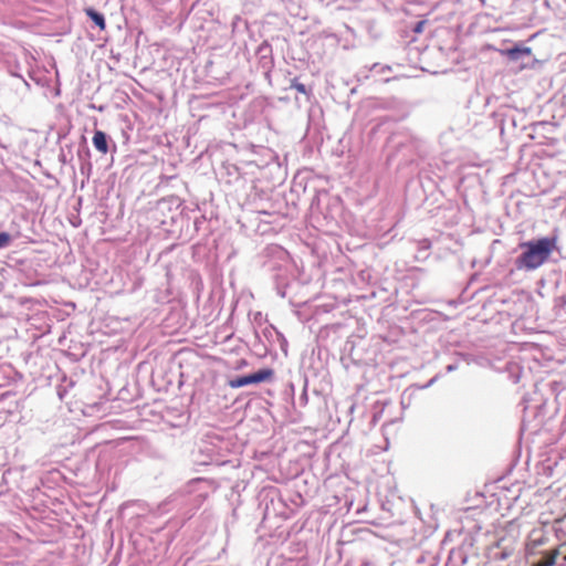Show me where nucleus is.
<instances>
[{"label": "nucleus", "mask_w": 566, "mask_h": 566, "mask_svg": "<svg viewBox=\"0 0 566 566\" xmlns=\"http://www.w3.org/2000/svg\"><path fill=\"white\" fill-rule=\"evenodd\" d=\"M507 53V56L510 60L512 61H517L520 60L522 56L524 55H530L531 54V49L530 48H525V46H514L512 49H509L506 51Z\"/></svg>", "instance_id": "7"}, {"label": "nucleus", "mask_w": 566, "mask_h": 566, "mask_svg": "<svg viewBox=\"0 0 566 566\" xmlns=\"http://www.w3.org/2000/svg\"><path fill=\"white\" fill-rule=\"evenodd\" d=\"M525 248L524 252L516 259L515 268L517 270H531V242H525L522 244Z\"/></svg>", "instance_id": "4"}, {"label": "nucleus", "mask_w": 566, "mask_h": 566, "mask_svg": "<svg viewBox=\"0 0 566 566\" xmlns=\"http://www.w3.org/2000/svg\"><path fill=\"white\" fill-rule=\"evenodd\" d=\"M418 563H423V557L418 558Z\"/></svg>", "instance_id": "20"}, {"label": "nucleus", "mask_w": 566, "mask_h": 566, "mask_svg": "<svg viewBox=\"0 0 566 566\" xmlns=\"http://www.w3.org/2000/svg\"><path fill=\"white\" fill-rule=\"evenodd\" d=\"M527 539H528V536L526 537V542H525V549H526V552L528 551V546H530Z\"/></svg>", "instance_id": "17"}, {"label": "nucleus", "mask_w": 566, "mask_h": 566, "mask_svg": "<svg viewBox=\"0 0 566 566\" xmlns=\"http://www.w3.org/2000/svg\"><path fill=\"white\" fill-rule=\"evenodd\" d=\"M559 555L557 548L547 551L541 555V558L533 563V566H553L556 563V558Z\"/></svg>", "instance_id": "5"}, {"label": "nucleus", "mask_w": 566, "mask_h": 566, "mask_svg": "<svg viewBox=\"0 0 566 566\" xmlns=\"http://www.w3.org/2000/svg\"><path fill=\"white\" fill-rule=\"evenodd\" d=\"M512 122H513V125L516 126V117H513Z\"/></svg>", "instance_id": "18"}, {"label": "nucleus", "mask_w": 566, "mask_h": 566, "mask_svg": "<svg viewBox=\"0 0 566 566\" xmlns=\"http://www.w3.org/2000/svg\"><path fill=\"white\" fill-rule=\"evenodd\" d=\"M87 17H90V19L101 29V30H104L105 29V18L102 13L95 11L94 9L92 8H88L85 10Z\"/></svg>", "instance_id": "8"}, {"label": "nucleus", "mask_w": 566, "mask_h": 566, "mask_svg": "<svg viewBox=\"0 0 566 566\" xmlns=\"http://www.w3.org/2000/svg\"><path fill=\"white\" fill-rule=\"evenodd\" d=\"M11 241V234H9L8 232H0V250L9 247Z\"/></svg>", "instance_id": "10"}, {"label": "nucleus", "mask_w": 566, "mask_h": 566, "mask_svg": "<svg viewBox=\"0 0 566 566\" xmlns=\"http://www.w3.org/2000/svg\"><path fill=\"white\" fill-rule=\"evenodd\" d=\"M509 377L514 384L518 382L522 376L523 368L517 361H510L506 366Z\"/></svg>", "instance_id": "6"}, {"label": "nucleus", "mask_w": 566, "mask_h": 566, "mask_svg": "<svg viewBox=\"0 0 566 566\" xmlns=\"http://www.w3.org/2000/svg\"><path fill=\"white\" fill-rule=\"evenodd\" d=\"M458 369V364H450L447 366L446 370L447 373H452Z\"/></svg>", "instance_id": "13"}, {"label": "nucleus", "mask_w": 566, "mask_h": 566, "mask_svg": "<svg viewBox=\"0 0 566 566\" xmlns=\"http://www.w3.org/2000/svg\"><path fill=\"white\" fill-rule=\"evenodd\" d=\"M436 379H437V377L430 379V381L424 386V388L430 387L436 381Z\"/></svg>", "instance_id": "16"}, {"label": "nucleus", "mask_w": 566, "mask_h": 566, "mask_svg": "<svg viewBox=\"0 0 566 566\" xmlns=\"http://www.w3.org/2000/svg\"><path fill=\"white\" fill-rule=\"evenodd\" d=\"M512 331L514 334L525 333L530 334V328L527 327V318L520 317L512 324Z\"/></svg>", "instance_id": "9"}, {"label": "nucleus", "mask_w": 566, "mask_h": 566, "mask_svg": "<svg viewBox=\"0 0 566 566\" xmlns=\"http://www.w3.org/2000/svg\"><path fill=\"white\" fill-rule=\"evenodd\" d=\"M558 250L557 237H544V239L537 240L533 243V269L544 264L549 258V254Z\"/></svg>", "instance_id": "1"}, {"label": "nucleus", "mask_w": 566, "mask_h": 566, "mask_svg": "<svg viewBox=\"0 0 566 566\" xmlns=\"http://www.w3.org/2000/svg\"><path fill=\"white\" fill-rule=\"evenodd\" d=\"M108 139V136L104 132L96 130L94 133L92 142L97 151L102 153L103 155H106L109 151Z\"/></svg>", "instance_id": "3"}, {"label": "nucleus", "mask_w": 566, "mask_h": 566, "mask_svg": "<svg viewBox=\"0 0 566 566\" xmlns=\"http://www.w3.org/2000/svg\"><path fill=\"white\" fill-rule=\"evenodd\" d=\"M265 50L270 51V46L268 44H264V45L260 46V52L265 51Z\"/></svg>", "instance_id": "15"}, {"label": "nucleus", "mask_w": 566, "mask_h": 566, "mask_svg": "<svg viewBox=\"0 0 566 566\" xmlns=\"http://www.w3.org/2000/svg\"><path fill=\"white\" fill-rule=\"evenodd\" d=\"M525 430H526V419H525V415H524L523 419H522L521 429H520L521 434H524Z\"/></svg>", "instance_id": "14"}, {"label": "nucleus", "mask_w": 566, "mask_h": 566, "mask_svg": "<svg viewBox=\"0 0 566 566\" xmlns=\"http://www.w3.org/2000/svg\"><path fill=\"white\" fill-rule=\"evenodd\" d=\"M528 462H530V453L527 452L526 464H528Z\"/></svg>", "instance_id": "19"}, {"label": "nucleus", "mask_w": 566, "mask_h": 566, "mask_svg": "<svg viewBox=\"0 0 566 566\" xmlns=\"http://www.w3.org/2000/svg\"><path fill=\"white\" fill-rule=\"evenodd\" d=\"M424 24H426L424 20L418 21L413 28V32H416V33L422 32Z\"/></svg>", "instance_id": "12"}, {"label": "nucleus", "mask_w": 566, "mask_h": 566, "mask_svg": "<svg viewBox=\"0 0 566 566\" xmlns=\"http://www.w3.org/2000/svg\"><path fill=\"white\" fill-rule=\"evenodd\" d=\"M291 87L296 90L298 93H302V94H305V95H307V93H308L307 90H306V86L303 83L298 82L296 78H294L292 81Z\"/></svg>", "instance_id": "11"}, {"label": "nucleus", "mask_w": 566, "mask_h": 566, "mask_svg": "<svg viewBox=\"0 0 566 566\" xmlns=\"http://www.w3.org/2000/svg\"><path fill=\"white\" fill-rule=\"evenodd\" d=\"M273 374L274 373L271 368H263L258 370L256 373L230 379L228 385L231 388H241L253 384H260L271 379L273 377Z\"/></svg>", "instance_id": "2"}]
</instances>
